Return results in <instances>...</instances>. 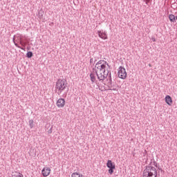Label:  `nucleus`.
<instances>
[{"label": "nucleus", "mask_w": 177, "mask_h": 177, "mask_svg": "<svg viewBox=\"0 0 177 177\" xmlns=\"http://www.w3.org/2000/svg\"><path fill=\"white\" fill-rule=\"evenodd\" d=\"M22 39H23V36H21V35H18L17 37H14L13 42L15 45V46H17V48H20V46H18V44L16 42H19L20 45H21V46H24Z\"/></svg>", "instance_id": "obj_6"}, {"label": "nucleus", "mask_w": 177, "mask_h": 177, "mask_svg": "<svg viewBox=\"0 0 177 177\" xmlns=\"http://www.w3.org/2000/svg\"><path fill=\"white\" fill-rule=\"evenodd\" d=\"M29 126L31 129H32V128H34V120H29Z\"/></svg>", "instance_id": "obj_14"}, {"label": "nucleus", "mask_w": 177, "mask_h": 177, "mask_svg": "<svg viewBox=\"0 0 177 177\" xmlns=\"http://www.w3.org/2000/svg\"><path fill=\"white\" fill-rule=\"evenodd\" d=\"M90 77L92 82H95V81H96V75L94 73H91Z\"/></svg>", "instance_id": "obj_12"}, {"label": "nucleus", "mask_w": 177, "mask_h": 177, "mask_svg": "<svg viewBox=\"0 0 177 177\" xmlns=\"http://www.w3.org/2000/svg\"><path fill=\"white\" fill-rule=\"evenodd\" d=\"M110 91H118V88H117L116 85H113L111 87H109Z\"/></svg>", "instance_id": "obj_15"}, {"label": "nucleus", "mask_w": 177, "mask_h": 177, "mask_svg": "<svg viewBox=\"0 0 177 177\" xmlns=\"http://www.w3.org/2000/svg\"><path fill=\"white\" fill-rule=\"evenodd\" d=\"M165 100L167 104H168V106H172V97H171L169 95H166Z\"/></svg>", "instance_id": "obj_10"}, {"label": "nucleus", "mask_w": 177, "mask_h": 177, "mask_svg": "<svg viewBox=\"0 0 177 177\" xmlns=\"http://www.w3.org/2000/svg\"><path fill=\"white\" fill-rule=\"evenodd\" d=\"M56 106L58 109H63L66 106V100L64 98H59L56 102Z\"/></svg>", "instance_id": "obj_8"}, {"label": "nucleus", "mask_w": 177, "mask_h": 177, "mask_svg": "<svg viewBox=\"0 0 177 177\" xmlns=\"http://www.w3.org/2000/svg\"><path fill=\"white\" fill-rule=\"evenodd\" d=\"M176 20H177V16L176 17Z\"/></svg>", "instance_id": "obj_20"}, {"label": "nucleus", "mask_w": 177, "mask_h": 177, "mask_svg": "<svg viewBox=\"0 0 177 177\" xmlns=\"http://www.w3.org/2000/svg\"><path fill=\"white\" fill-rule=\"evenodd\" d=\"M99 89L101 90L102 88H100V86H98Z\"/></svg>", "instance_id": "obj_19"}, {"label": "nucleus", "mask_w": 177, "mask_h": 177, "mask_svg": "<svg viewBox=\"0 0 177 177\" xmlns=\"http://www.w3.org/2000/svg\"><path fill=\"white\" fill-rule=\"evenodd\" d=\"M169 19L170 21H175V19H176V17H175V15H169Z\"/></svg>", "instance_id": "obj_13"}, {"label": "nucleus", "mask_w": 177, "mask_h": 177, "mask_svg": "<svg viewBox=\"0 0 177 177\" xmlns=\"http://www.w3.org/2000/svg\"><path fill=\"white\" fill-rule=\"evenodd\" d=\"M51 171H52V169H50V167H45L41 170V175L44 177H48L50 175Z\"/></svg>", "instance_id": "obj_7"}, {"label": "nucleus", "mask_w": 177, "mask_h": 177, "mask_svg": "<svg viewBox=\"0 0 177 177\" xmlns=\"http://www.w3.org/2000/svg\"><path fill=\"white\" fill-rule=\"evenodd\" d=\"M142 177H157V169L154 166H147L142 174Z\"/></svg>", "instance_id": "obj_3"}, {"label": "nucleus", "mask_w": 177, "mask_h": 177, "mask_svg": "<svg viewBox=\"0 0 177 177\" xmlns=\"http://www.w3.org/2000/svg\"><path fill=\"white\" fill-rule=\"evenodd\" d=\"M95 71L100 81H103L107 78L110 71V65L104 60L98 61L95 65Z\"/></svg>", "instance_id": "obj_1"}, {"label": "nucleus", "mask_w": 177, "mask_h": 177, "mask_svg": "<svg viewBox=\"0 0 177 177\" xmlns=\"http://www.w3.org/2000/svg\"><path fill=\"white\" fill-rule=\"evenodd\" d=\"M127 70H125V68L120 66L118 68V77L119 78H121V80H125L127 78Z\"/></svg>", "instance_id": "obj_4"}, {"label": "nucleus", "mask_w": 177, "mask_h": 177, "mask_svg": "<svg viewBox=\"0 0 177 177\" xmlns=\"http://www.w3.org/2000/svg\"><path fill=\"white\" fill-rule=\"evenodd\" d=\"M106 167L109 169L108 170L109 175H113V174L114 173V169H115V164L113 162V161H111V160H108L106 162Z\"/></svg>", "instance_id": "obj_5"}, {"label": "nucleus", "mask_w": 177, "mask_h": 177, "mask_svg": "<svg viewBox=\"0 0 177 177\" xmlns=\"http://www.w3.org/2000/svg\"><path fill=\"white\" fill-rule=\"evenodd\" d=\"M71 177H84V176L79 171H74L71 174Z\"/></svg>", "instance_id": "obj_11"}, {"label": "nucleus", "mask_w": 177, "mask_h": 177, "mask_svg": "<svg viewBox=\"0 0 177 177\" xmlns=\"http://www.w3.org/2000/svg\"><path fill=\"white\" fill-rule=\"evenodd\" d=\"M26 55L27 57H32V52H28Z\"/></svg>", "instance_id": "obj_16"}, {"label": "nucleus", "mask_w": 177, "mask_h": 177, "mask_svg": "<svg viewBox=\"0 0 177 177\" xmlns=\"http://www.w3.org/2000/svg\"><path fill=\"white\" fill-rule=\"evenodd\" d=\"M15 177H24V176H23V174L21 173H18Z\"/></svg>", "instance_id": "obj_17"}, {"label": "nucleus", "mask_w": 177, "mask_h": 177, "mask_svg": "<svg viewBox=\"0 0 177 177\" xmlns=\"http://www.w3.org/2000/svg\"><path fill=\"white\" fill-rule=\"evenodd\" d=\"M67 88V80L66 79H59L55 84V91L57 95H62Z\"/></svg>", "instance_id": "obj_2"}, {"label": "nucleus", "mask_w": 177, "mask_h": 177, "mask_svg": "<svg viewBox=\"0 0 177 177\" xmlns=\"http://www.w3.org/2000/svg\"><path fill=\"white\" fill-rule=\"evenodd\" d=\"M53 1H56V0H53Z\"/></svg>", "instance_id": "obj_21"}, {"label": "nucleus", "mask_w": 177, "mask_h": 177, "mask_svg": "<svg viewBox=\"0 0 177 177\" xmlns=\"http://www.w3.org/2000/svg\"><path fill=\"white\" fill-rule=\"evenodd\" d=\"M97 33L101 39H108L109 37L107 36V33L106 32L100 30L97 32Z\"/></svg>", "instance_id": "obj_9"}, {"label": "nucleus", "mask_w": 177, "mask_h": 177, "mask_svg": "<svg viewBox=\"0 0 177 177\" xmlns=\"http://www.w3.org/2000/svg\"><path fill=\"white\" fill-rule=\"evenodd\" d=\"M144 1L146 2L147 5V3H149V2H150V0H144Z\"/></svg>", "instance_id": "obj_18"}]
</instances>
